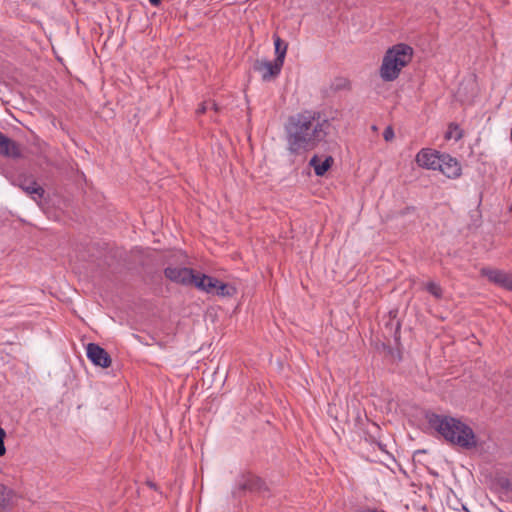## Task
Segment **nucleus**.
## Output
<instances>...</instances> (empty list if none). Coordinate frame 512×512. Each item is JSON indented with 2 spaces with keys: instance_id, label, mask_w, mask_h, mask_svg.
I'll list each match as a JSON object with an SVG mask.
<instances>
[{
  "instance_id": "1",
  "label": "nucleus",
  "mask_w": 512,
  "mask_h": 512,
  "mask_svg": "<svg viewBox=\"0 0 512 512\" xmlns=\"http://www.w3.org/2000/svg\"><path fill=\"white\" fill-rule=\"evenodd\" d=\"M330 124L314 111H304L290 116L286 125L287 149L300 155L313 150L328 134Z\"/></svg>"
},
{
  "instance_id": "2",
  "label": "nucleus",
  "mask_w": 512,
  "mask_h": 512,
  "mask_svg": "<svg viewBox=\"0 0 512 512\" xmlns=\"http://www.w3.org/2000/svg\"><path fill=\"white\" fill-rule=\"evenodd\" d=\"M427 420L430 427L435 429L451 444L466 450L477 447L478 441L472 428L460 420L434 413L428 415Z\"/></svg>"
},
{
  "instance_id": "3",
  "label": "nucleus",
  "mask_w": 512,
  "mask_h": 512,
  "mask_svg": "<svg viewBox=\"0 0 512 512\" xmlns=\"http://www.w3.org/2000/svg\"><path fill=\"white\" fill-rule=\"evenodd\" d=\"M412 56L413 49L409 45L401 43L389 48L382 60L380 77L386 82L394 81L412 60Z\"/></svg>"
},
{
  "instance_id": "4",
  "label": "nucleus",
  "mask_w": 512,
  "mask_h": 512,
  "mask_svg": "<svg viewBox=\"0 0 512 512\" xmlns=\"http://www.w3.org/2000/svg\"><path fill=\"white\" fill-rule=\"evenodd\" d=\"M87 358L96 366L108 368L111 363V357L105 349L96 343H89L86 347Z\"/></svg>"
},
{
  "instance_id": "5",
  "label": "nucleus",
  "mask_w": 512,
  "mask_h": 512,
  "mask_svg": "<svg viewBox=\"0 0 512 512\" xmlns=\"http://www.w3.org/2000/svg\"><path fill=\"white\" fill-rule=\"evenodd\" d=\"M17 185L37 203L44 197V189L33 178L19 177Z\"/></svg>"
},
{
  "instance_id": "6",
  "label": "nucleus",
  "mask_w": 512,
  "mask_h": 512,
  "mask_svg": "<svg viewBox=\"0 0 512 512\" xmlns=\"http://www.w3.org/2000/svg\"><path fill=\"white\" fill-rule=\"evenodd\" d=\"M437 164V170L448 178H457L461 174V166L455 158L448 154H441V161Z\"/></svg>"
},
{
  "instance_id": "7",
  "label": "nucleus",
  "mask_w": 512,
  "mask_h": 512,
  "mask_svg": "<svg viewBox=\"0 0 512 512\" xmlns=\"http://www.w3.org/2000/svg\"><path fill=\"white\" fill-rule=\"evenodd\" d=\"M441 161V154L431 149H422L416 155V162L420 167L437 170V164Z\"/></svg>"
},
{
  "instance_id": "8",
  "label": "nucleus",
  "mask_w": 512,
  "mask_h": 512,
  "mask_svg": "<svg viewBox=\"0 0 512 512\" xmlns=\"http://www.w3.org/2000/svg\"><path fill=\"white\" fill-rule=\"evenodd\" d=\"M282 66L283 65L278 64L276 60H274V62L256 60L253 64L254 70L262 74L263 80H269L270 78L277 76L280 73Z\"/></svg>"
},
{
  "instance_id": "9",
  "label": "nucleus",
  "mask_w": 512,
  "mask_h": 512,
  "mask_svg": "<svg viewBox=\"0 0 512 512\" xmlns=\"http://www.w3.org/2000/svg\"><path fill=\"white\" fill-rule=\"evenodd\" d=\"M239 490L263 494L268 491V488L259 477L248 475L239 482Z\"/></svg>"
},
{
  "instance_id": "10",
  "label": "nucleus",
  "mask_w": 512,
  "mask_h": 512,
  "mask_svg": "<svg viewBox=\"0 0 512 512\" xmlns=\"http://www.w3.org/2000/svg\"><path fill=\"white\" fill-rule=\"evenodd\" d=\"M0 155L10 158H21L22 152L20 146L10 138L0 132Z\"/></svg>"
},
{
  "instance_id": "11",
  "label": "nucleus",
  "mask_w": 512,
  "mask_h": 512,
  "mask_svg": "<svg viewBox=\"0 0 512 512\" xmlns=\"http://www.w3.org/2000/svg\"><path fill=\"white\" fill-rule=\"evenodd\" d=\"M165 275L171 281L188 285L192 283V270L188 268L167 267Z\"/></svg>"
},
{
  "instance_id": "12",
  "label": "nucleus",
  "mask_w": 512,
  "mask_h": 512,
  "mask_svg": "<svg viewBox=\"0 0 512 512\" xmlns=\"http://www.w3.org/2000/svg\"><path fill=\"white\" fill-rule=\"evenodd\" d=\"M217 282L216 278L194 271V287L207 294L213 295Z\"/></svg>"
},
{
  "instance_id": "13",
  "label": "nucleus",
  "mask_w": 512,
  "mask_h": 512,
  "mask_svg": "<svg viewBox=\"0 0 512 512\" xmlns=\"http://www.w3.org/2000/svg\"><path fill=\"white\" fill-rule=\"evenodd\" d=\"M333 163L334 159L332 156H327L322 161L318 155H314L309 161V165L313 167L314 172L317 176H324L325 173L331 168Z\"/></svg>"
},
{
  "instance_id": "14",
  "label": "nucleus",
  "mask_w": 512,
  "mask_h": 512,
  "mask_svg": "<svg viewBox=\"0 0 512 512\" xmlns=\"http://www.w3.org/2000/svg\"><path fill=\"white\" fill-rule=\"evenodd\" d=\"M481 273L482 275L486 276L489 279V281L504 287L507 273L498 269L489 268H483L481 270Z\"/></svg>"
},
{
  "instance_id": "15",
  "label": "nucleus",
  "mask_w": 512,
  "mask_h": 512,
  "mask_svg": "<svg viewBox=\"0 0 512 512\" xmlns=\"http://www.w3.org/2000/svg\"><path fill=\"white\" fill-rule=\"evenodd\" d=\"M274 45H275V53H276V61L278 64L284 63L285 55L287 52L288 44L284 42L279 36L274 37Z\"/></svg>"
},
{
  "instance_id": "16",
  "label": "nucleus",
  "mask_w": 512,
  "mask_h": 512,
  "mask_svg": "<svg viewBox=\"0 0 512 512\" xmlns=\"http://www.w3.org/2000/svg\"><path fill=\"white\" fill-rule=\"evenodd\" d=\"M12 492L6 486L0 485V512H6L11 506Z\"/></svg>"
},
{
  "instance_id": "17",
  "label": "nucleus",
  "mask_w": 512,
  "mask_h": 512,
  "mask_svg": "<svg viewBox=\"0 0 512 512\" xmlns=\"http://www.w3.org/2000/svg\"><path fill=\"white\" fill-rule=\"evenodd\" d=\"M235 293H236L235 287H233L229 284H226V283H222L218 280L216 289H215L213 295L222 296V297H231V296L235 295Z\"/></svg>"
},
{
  "instance_id": "18",
  "label": "nucleus",
  "mask_w": 512,
  "mask_h": 512,
  "mask_svg": "<svg viewBox=\"0 0 512 512\" xmlns=\"http://www.w3.org/2000/svg\"><path fill=\"white\" fill-rule=\"evenodd\" d=\"M331 90L334 92L350 89V81L344 77H337L331 82Z\"/></svg>"
},
{
  "instance_id": "19",
  "label": "nucleus",
  "mask_w": 512,
  "mask_h": 512,
  "mask_svg": "<svg viewBox=\"0 0 512 512\" xmlns=\"http://www.w3.org/2000/svg\"><path fill=\"white\" fill-rule=\"evenodd\" d=\"M463 134L457 124L451 123L448 127V131L446 132V139H454L458 141L462 138Z\"/></svg>"
},
{
  "instance_id": "20",
  "label": "nucleus",
  "mask_w": 512,
  "mask_h": 512,
  "mask_svg": "<svg viewBox=\"0 0 512 512\" xmlns=\"http://www.w3.org/2000/svg\"><path fill=\"white\" fill-rule=\"evenodd\" d=\"M426 289L434 297H436L438 299L442 297V289L437 283H435V282L427 283Z\"/></svg>"
},
{
  "instance_id": "21",
  "label": "nucleus",
  "mask_w": 512,
  "mask_h": 512,
  "mask_svg": "<svg viewBox=\"0 0 512 512\" xmlns=\"http://www.w3.org/2000/svg\"><path fill=\"white\" fill-rule=\"evenodd\" d=\"M497 484L504 491H509L511 489V482L506 477L499 478Z\"/></svg>"
},
{
  "instance_id": "22",
  "label": "nucleus",
  "mask_w": 512,
  "mask_h": 512,
  "mask_svg": "<svg viewBox=\"0 0 512 512\" xmlns=\"http://www.w3.org/2000/svg\"><path fill=\"white\" fill-rule=\"evenodd\" d=\"M6 433L4 429L0 427V456L4 455L6 452L5 446H4V437Z\"/></svg>"
},
{
  "instance_id": "23",
  "label": "nucleus",
  "mask_w": 512,
  "mask_h": 512,
  "mask_svg": "<svg viewBox=\"0 0 512 512\" xmlns=\"http://www.w3.org/2000/svg\"><path fill=\"white\" fill-rule=\"evenodd\" d=\"M383 137L386 141H391L394 138V131L392 127H387L383 132Z\"/></svg>"
},
{
  "instance_id": "24",
  "label": "nucleus",
  "mask_w": 512,
  "mask_h": 512,
  "mask_svg": "<svg viewBox=\"0 0 512 512\" xmlns=\"http://www.w3.org/2000/svg\"><path fill=\"white\" fill-rule=\"evenodd\" d=\"M504 288L512 290V274H507Z\"/></svg>"
},
{
  "instance_id": "25",
  "label": "nucleus",
  "mask_w": 512,
  "mask_h": 512,
  "mask_svg": "<svg viewBox=\"0 0 512 512\" xmlns=\"http://www.w3.org/2000/svg\"><path fill=\"white\" fill-rule=\"evenodd\" d=\"M208 108V103L207 102H204L200 105V107L198 108L197 112L198 113H204Z\"/></svg>"
},
{
  "instance_id": "26",
  "label": "nucleus",
  "mask_w": 512,
  "mask_h": 512,
  "mask_svg": "<svg viewBox=\"0 0 512 512\" xmlns=\"http://www.w3.org/2000/svg\"><path fill=\"white\" fill-rule=\"evenodd\" d=\"M150 4L153 6H158L161 2V0H149Z\"/></svg>"
}]
</instances>
